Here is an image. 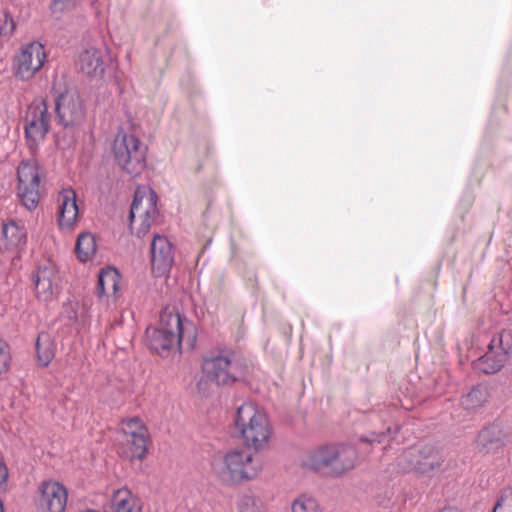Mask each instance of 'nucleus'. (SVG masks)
Segmentation results:
<instances>
[{"label": "nucleus", "mask_w": 512, "mask_h": 512, "mask_svg": "<svg viewBox=\"0 0 512 512\" xmlns=\"http://www.w3.org/2000/svg\"><path fill=\"white\" fill-rule=\"evenodd\" d=\"M357 451L351 445H322L308 451L301 460L303 468L339 477L355 466Z\"/></svg>", "instance_id": "1"}, {"label": "nucleus", "mask_w": 512, "mask_h": 512, "mask_svg": "<svg viewBox=\"0 0 512 512\" xmlns=\"http://www.w3.org/2000/svg\"><path fill=\"white\" fill-rule=\"evenodd\" d=\"M234 425L247 448L260 451L268 446L271 424L264 410L254 402H244L237 408Z\"/></svg>", "instance_id": "2"}, {"label": "nucleus", "mask_w": 512, "mask_h": 512, "mask_svg": "<svg viewBox=\"0 0 512 512\" xmlns=\"http://www.w3.org/2000/svg\"><path fill=\"white\" fill-rule=\"evenodd\" d=\"M202 372L217 386H230L247 374L245 360L231 350H220L204 358Z\"/></svg>", "instance_id": "3"}, {"label": "nucleus", "mask_w": 512, "mask_h": 512, "mask_svg": "<svg viewBox=\"0 0 512 512\" xmlns=\"http://www.w3.org/2000/svg\"><path fill=\"white\" fill-rule=\"evenodd\" d=\"M148 347L162 357L171 351H180L183 339V326L179 313L164 312L159 327H148L145 331Z\"/></svg>", "instance_id": "4"}, {"label": "nucleus", "mask_w": 512, "mask_h": 512, "mask_svg": "<svg viewBox=\"0 0 512 512\" xmlns=\"http://www.w3.org/2000/svg\"><path fill=\"white\" fill-rule=\"evenodd\" d=\"M262 470V462L249 448L233 449L223 457L219 476L229 485L255 479Z\"/></svg>", "instance_id": "5"}, {"label": "nucleus", "mask_w": 512, "mask_h": 512, "mask_svg": "<svg viewBox=\"0 0 512 512\" xmlns=\"http://www.w3.org/2000/svg\"><path fill=\"white\" fill-rule=\"evenodd\" d=\"M146 150L138 137L123 131L117 133L112 148L115 163L133 177L146 167Z\"/></svg>", "instance_id": "6"}, {"label": "nucleus", "mask_w": 512, "mask_h": 512, "mask_svg": "<svg viewBox=\"0 0 512 512\" xmlns=\"http://www.w3.org/2000/svg\"><path fill=\"white\" fill-rule=\"evenodd\" d=\"M445 459L443 449L434 444L419 443L403 451L397 463L403 472L428 474L439 469Z\"/></svg>", "instance_id": "7"}, {"label": "nucleus", "mask_w": 512, "mask_h": 512, "mask_svg": "<svg viewBox=\"0 0 512 512\" xmlns=\"http://www.w3.org/2000/svg\"><path fill=\"white\" fill-rule=\"evenodd\" d=\"M158 196L147 186H138L135 189L130 208V229L137 237L144 236L158 216Z\"/></svg>", "instance_id": "8"}, {"label": "nucleus", "mask_w": 512, "mask_h": 512, "mask_svg": "<svg viewBox=\"0 0 512 512\" xmlns=\"http://www.w3.org/2000/svg\"><path fill=\"white\" fill-rule=\"evenodd\" d=\"M52 114L43 98L34 99L27 107L24 117V135L27 148L35 154L51 128Z\"/></svg>", "instance_id": "9"}, {"label": "nucleus", "mask_w": 512, "mask_h": 512, "mask_svg": "<svg viewBox=\"0 0 512 512\" xmlns=\"http://www.w3.org/2000/svg\"><path fill=\"white\" fill-rule=\"evenodd\" d=\"M40 166L35 159L22 160L17 168V197L28 211H34L41 199Z\"/></svg>", "instance_id": "10"}, {"label": "nucleus", "mask_w": 512, "mask_h": 512, "mask_svg": "<svg viewBox=\"0 0 512 512\" xmlns=\"http://www.w3.org/2000/svg\"><path fill=\"white\" fill-rule=\"evenodd\" d=\"M46 57L45 47L39 41L21 45L13 56V75L21 81H29L42 69Z\"/></svg>", "instance_id": "11"}, {"label": "nucleus", "mask_w": 512, "mask_h": 512, "mask_svg": "<svg viewBox=\"0 0 512 512\" xmlns=\"http://www.w3.org/2000/svg\"><path fill=\"white\" fill-rule=\"evenodd\" d=\"M56 121L63 127L81 123L85 117L83 101L74 88H66L55 98Z\"/></svg>", "instance_id": "12"}, {"label": "nucleus", "mask_w": 512, "mask_h": 512, "mask_svg": "<svg viewBox=\"0 0 512 512\" xmlns=\"http://www.w3.org/2000/svg\"><path fill=\"white\" fill-rule=\"evenodd\" d=\"M120 430L127 445V457L131 460L143 459L148 450L149 432L142 419L139 417L123 419Z\"/></svg>", "instance_id": "13"}, {"label": "nucleus", "mask_w": 512, "mask_h": 512, "mask_svg": "<svg viewBox=\"0 0 512 512\" xmlns=\"http://www.w3.org/2000/svg\"><path fill=\"white\" fill-rule=\"evenodd\" d=\"M151 270L155 277H163L170 273L174 263L173 245L166 236L154 235L150 247Z\"/></svg>", "instance_id": "14"}, {"label": "nucleus", "mask_w": 512, "mask_h": 512, "mask_svg": "<svg viewBox=\"0 0 512 512\" xmlns=\"http://www.w3.org/2000/svg\"><path fill=\"white\" fill-rule=\"evenodd\" d=\"M40 512H63L67 505L68 492L65 486L57 481H43L39 486Z\"/></svg>", "instance_id": "15"}, {"label": "nucleus", "mask_w": 512, "mask_h": 512, "mask_svg": "<svg viewBox=\"0 0 512 512\" xmlns=\"http://www.w3.org/2000/svg\"><path fill=\"white\" fill-rule=\"evenodd\" d=\"M508 360V351L503 346L502 336L494 335L487 347L486 353L473 362L474 368L485 373L498 372Z\"/></svg>", "instance_id": "16"}, {"label": "nucleus", "mask_w": 512, "mask_h": 512, "mask_svg": "<svg viewBox=\"0 0 512 512\" xmlns=\"http://www.w3.org/2000/svg\"><path fill=\"white\" fill-rule=\"evenodd\" d=\"M58 271L52 264L39 266L32 273V282L36 297L40 301L48 302L53 299L55 289L58 286Z\"/></svg>", "instance_id": "17"}, {"label": "nucleus", "mask_w": 512, "mask_h": 512, "mask_svg": "<svg viewBox=\"0 0 512 512\" xmlns=\"http://www.w3.org/2000/svg\"><path fill=\"white\" fill-rule=\"evenodd\" d=\"M27 243V232L23 225L10 219L0 227V253H19Z\"/></svg>", "instance_id": "18"}, {"label": "nucleus", "mask_w": 512, "mask_h": 512, "mask_svg": "<svg viewBox=\"0 0 512 512\" xmlns=\"http://www.w3.org/2000/svg\"><path fill=\"white\" fill-rule=\"evenodd\" d=\"M57 203V222L60 229L71 230L75 226L79 215L76 192L72 188L62 189L58 194Z\"/></svg>", "instance_id": "19"}, {"label": "nucleus", "mask_w": 512, "mask_h": 512, "mask_svg": "<svg viewBox=\"0 0 512 512\" xmlns=\"http://www.w3.org/2000/svg\"><path fill=\"white\" fill-rule=\"evenodd\" d=\"M505 433L499 424L492 423L482 428L476 438V449L479 453L492 454L504 446Z\"/></svg>", "instance_id": "20"}, {"label": "nucleus", "mask_w": 512, "mask_h": 512, "mask_svg": "<svg viewBox=\"0 0 512 512\" xmlns=\"http://www.w3.org/2000/svg\"><path fill=\"white\" fill-rule=\"evenodd\" d=\"M104 509L105 512H141L139 499L125 487L113 490Z\"/></svg>", "instance_id": "21"}, {"label": "nucleus", "mask_w": 512, "mask_h": 512, "mask_svg": "<svg viewBox=\"0 0 512 512\" xmlns=\"http://www.w3.org/2000/svg\"><path fill=\"white\" fill-rule=\"evenodd\" d=\"M78 66L88 76L101 75L105 69L103 52L95 47L84 50L79 55Z\"/></svg>", "instance_id": "22"}, {"label": "nucleus", "mask_w": 512, "mask_h": 512, "mask_svg": "<svg viewBox=\"0 0 512 512\" xmlns=\"http://www.w3.org/2000/svg\"><path fill=\"white\" fill-rule=\"evenodd\" d=\"M120 281L121 275L117 269L112 267L102 269L98 276L97 294L99 296H113L116 299Z\"/></svg>", "instance_id": "23"}, {"label": "nucleus", "mask_w": 512, "mask_h": 512, "mask_svg": "<svg viewBox=\"0 0 512 512\" xmlns=\"http://www.w3.org/2000/svg\"><path fill=\"white\" fill-rule=\"evenodd\" d=\"M35 348L38 363L43 367L48 366L55 356V344L49 333L41 332L38 334Z\"/></svg>", "instance_id": "24"}, {"label": "nucleus", "mask_w": 512, "mask_h": 512, "mask_svg": "<svg viewBox=\"0 0 512 512\" xmlns=\"http://www.w3.org/2000/svg\"><path fill=\"white\" fill-rule=\"evenodd\" d=\"M489 390L485 384H477L461 397V405L466 410H476L488 400Z\"/></svg>", "instance_id": "25"}, {"label": "nucleus", "mask_w": 512, "mask_h": 512, "mask_svg": "<svg viewBox=\"0 0 512 512\" xmlns=\"http://www.w3.org/2000/svg\"><path fill=\"white\" fill-rule=\"evenodd\" d=\"M97 251L95 237L88 232L81 233L76 240L75 253L80 262L92 260Z\"/></svg>", "instance_id": "26"}, {"label": "nucleus", "mask_w": 512, "mask_h": 512, "mask_svg": "<svg viewBox=\"0 0 512 512\" xmlns=\"http://www.w3.org/2000/svg\"><path fill=\"white\" fill-rule=\"evenodd\" d=\"M292 512H322L318 501L308 495H300L291 505Z\"/></svg>", "instance_id": "27"}, {"label": "nucleus", "mask_w": 512, "mask_h": 512, "mask_svg": "<svg viewBox=\"0 0 512 512\" xmlns=\"http://www.w3.org/2000/svg\"><path fill=\"white\" fill-rule=\"evenodd\" d=\"M239 512H266V507L261 499L251 495L244 494L238 503Z\"/></svg>", "instance_id": "28"}, {"label": "nucleus", "mask_w": 512, "mask_h": 512, "mask_svg": "<svg viewBox=\"0 0 512 512\" xmlns=\"http://www.w3.org/2000/svg\"><path fill=\"white\" fill-rule=\"evenodd\" d=\"M493 512H512V486H507L500 491Z\"/></svg>", "instance_id": "29"}, {"label": "nucleus", "mask_w": 512, "mask_h": 512, "mask_svg": "<svg viewBox=\"0 0 512 512\" xmlns=\"http://www.w3.org/2000/svg\"><path fill=\"white\" fill-rule=\"evenodd\" d=\"M10 362L11 355L9 346L0 338V375L9 369Z\"/></svg>", "instance_id": "30"}, {"label": "nucleus", "mask_w": 512, "mask_h": 512, "mask_svg": "<svg viewBox=\"0 0 512 512\" xmlns=\"http://www.w3.org/2000/svg\"><path fill=\"white\" fill-rule=\"evenodd\" d=\"M79 0H53L51 10L53 13H62L76 6Z\"/></svg>", "instance_id": "31"}, {"label": "nucleus", "mask_w": 512, "mask_h": 512, "mask_svg": "<svg viewBox=\"0 0 512 512\" xmlns=\"http://www.w3.org/2000/svg\"><path fill=\"white\" fill-rule=\"evenodd\" d=\"M8 475V468L0 458V492H5L7 490Z\"/></svg>", "instance_id": "32"}, {"label": "nucleus", "mask_w": 512, "mask_h": 512, "mask_svg": "<svg viewBox=\"0 0 512 512\" xmlns=\"http://www.w3.org/2000/svg\"><path fill=\"white\" fill-rule=\"evenodd\" d=\"M386 437V432L376 433L372 432L370 436L361 437L360 441L362 443H382L384 441V438Z\"/></svg>", "instance_id": "33"}, {"label": "nucleus", "mask_w": 512, "mask_h": 512, "mask_svg": "<svg viewBox=\"0 0 512 512\" xmlns=\"http://www.w3.org/2000/svg\"><path fill=\"white\" fill-rule=\"evenodd\" d=\"M438 512H462L457 507L448 506L440 509Z\"/></svg>", "instance_id": "34"}, {"label": "nucleus", "mask_w": 512, "mask_h": 512, "mask_svg": "<svg viewBox=\"0 0 512 512\" xmlns=\"http://www.w3.org/2000/svg\"><path fill=\"white\" fill-rule=\"evenodd\" d=\"M79 512H100V511H97V510H94V509H86V510H82V511H79Z\"/></svg>", "instance_id": "35"}, {"label": "nucleus", "mask_w": 512, "mask_h": 512, "mask_svg": "<svg viewBox=\"0 0 512 512\" xmlns=\"http://www.w3.org/2000/svg\"><path fill=\"white\" fill-rule=\"evenodd\" d=\"M0 512H4V505L2 500L0 499Z\"/></svg>", "instance_id": "36"}, {"label": "nucleus", "mask_w": 512, "mask_h": 512, "mask_svg": "<svg viewBox=\"0 0 512 512\" xmlns=\"http://www.w3.org/2000/svg\"><path fill=\"white\" fill-rule=\"evenodd\" d=\"M390 430H391V428H390V427H388V428L386 429V432H387V433H389V432H390Z\"/></svg>", "instance_id": "37"}]
</instances>
